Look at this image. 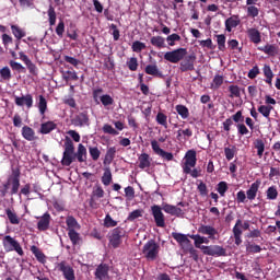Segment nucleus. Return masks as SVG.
I'll list each match as a JSON object with an SVG mask.
<instances>
[{
  "instance_id": "338daca9",
  "label": "nucleus",
  "mask_w": 280,
  "mask_h": 280,
  "mask_svg": "<svg viewBox=\"0 0 280 280\" xmlns=\"http://www.w3.org/2000/svg\"><path fill=\"white\" fill-rule=\"evenodd\" d=\"M140 217H142V211L138 209L129 213L127 220L132 222Z\"/></svg>"
},
{
  "instance_id": "a19ab883",
  "label": "nucleus",
  "mask_w": 280,
  "mask_h": 280,
  "mask_svg": "<svg viewBox=\"0 0 280 280\" xmlns=\"http://www.w3.org/2000/svg\"><path fill=\"white\" fill-rule=\"evenodd\" d=\"M235 153H237V148L235 145L224 148V155L228 161H233Z\"/></svg>"
},
{
  "instance_id": "cd10ccee",
  "label": "nucleus",
  "mask_w": 280,
  "mask_h": 280,
  "mask_svg": "<svg viewBox=\"0 0 280 280\" xmlns=\"http://www.w3.org/2000/svg\"><path fill=\"white\" fill-rule=\"evenodd\" d=\"M22 137L28 142H33L36 139L34 129L28 126L22 128Z\"/></svg>"
},
{
  "instance_id": "ea45409f",
  "label": "nucleus",
  "mask_w": 280,
  "mask_h": 280,
  "mask_svg": "<svg viewBox=\"0 0 280 280\" xmlns=\"http://www.w3.org/2000/svg\"><path fill=\"white\" fill-rule=\"evenodd\" d=\"M188 237L190 240H194L195 248L202 250L203 245H201V244H203V236H201L199 234H192V235H188Z\"/></svg>"
},
{
  "instance_id": "864d4df0",
  "label": "nucleus",
  "mask_w": 280,
  "mask_h": 280,
  "mask_svg": "<svg viewBox=\"0 0 280 280\" xmlns=\"http://www.w3.org/2000/svg\"><path fill=\"white\" fill-rule=\"evenodd\" d=\"M63 80L66 82H68L70 80L78 81L79 77H78V73L75 71H66V72H63Z\"/></svg>"
},
{
  "instance_id": "f257e3e1",
  "label": "nucleus",
  "mask_w": 280,
  "mask_h": 280,
  "mask_svg": "<svg viewBox=\"0 0 280 280\" xmlns=\"http://www.w3.org/2000/svg\"><path fill=\"white\" fill-rule=\"evenodd\" d=\"M85 163L88 161V149L84 144L79 143L75 152V147L72 139L68 136L63 141V158H61V165L69 167L73 162Z\"/></svg>"
},
{
  "instance_id": "37998d69",
  "label": "nucleus",
  "mask_w": 280,
  "mask_h": 280,
  "mask_svg": "<svg viewBox=\"0 0 280 280\" xmlns=\"http://www.w3.org/2000/svg\"><path fill=\"white\" fill-rule=\"evenodd\" d=\"M151 44H152V46L161 49L165 45V38L162 37V36H152L151 37Z\"/></svg>"
},
{
  "instance_id": "6e6d98bb",
  "label": "nucleus",
  "mask_w": 280,
  "mask_h": 280,
  "mask_svg": "<svg viewBox=\"0 0 280 280\" xmlns=\"http://www.w3.org/2000/svg\"><path fill=\"white\" fill-rule=\"evenodd\" d=\"M197 190L201 197H207L209 195V190L205 182H200V184H198Z\"/></svg>"
},
{
  "instance_id": "5fc2aeb1",
  "label": "nucleus",
  "mask_w": 280,
  "mask_h": 280,
  "mask_svg": "<svg viewBox=\"0 0 280 280\" xmlns=\"http://www.w3.org/2000/svg\"><path fill=\"white\" fill-rule=\"evenodd\" d=\"M11 31L13 33V35L15 36L16 39H22L23 37H25V32H23L19 26L16 25H12L11 26Z\"/></svg>"
},
{
  "instance_id": "0e129e2a",
  "label": "nucleus",
  "mask_w": 280,
  "mask_h": 280,
  "mask_svg": "<svg viewBox=\"0 0 280 280\" xmlns=\"http://www.w3.org/2000/svg\"><path fill=\"white\" fill-rule=\"evenodd\" d=\"M10 67L14 71H19L23 73L25 72V68L22 66V63H18V61H10Z\"/></svg>"
},
{
  "instance_id": "052dcab7",
  "label": "nucleus",
  "mask_w": 280,
  "mask_h": 280,
  "mask_svg": "<svg viewBox=\"0 0 280 280\" xmlns=\"http://www.w3.org/2000/svg\"><path fill=\"white\" fill-rule=\"evenodd\" d=\"M278 198V190L275 186L269 187L267 190V199L276 200Z\"/></svg>"
},
{
  "instance_id": "680f3d73",
  "label": "nucleus",
  "mask_w": 280,
  "mask_h": 280,
  "mask_svg": "<svg viewBox=\"0 0 280 280\" xmlns=\"http://www.w3.org/2000/svg\"><path fill=\"white\" fill-rule=\"evenodd\" d=\"M101 103L104 105V106H110L115 103V100H113V96L108 95V94H105L103 96H101Z\"/></svg>"
},
{
  "instance_id": "20e7f679",
  "label": "nucleus",
  "mask_w": 280,
  "mask_h": 280,
  "mask_svg": "<svg viewBox=\"0 0 280 280\" xmlns=\"http://www.w3.org/2000/svg\"><path fill=\"white\" fill-rule=\"evenodd\" d=\"M2 246L7 254L15 252L20 257L24 256V250L19 241H16L14 237L10 235H5L2 238Z\"/></svg>"
},
{
  "instance_id": "7c9ffc66",
  "label": "nucleus",
  "mask_w": 280,
  "mask_h": 280,
  "mask_svg": "<svg viewBox=\"0 0 280 280\" xmlns=\"http://www.w3.org/2000/svg\"><path fill=\"white\" fill-rule=\"evenodd\" d=\"M66 225H67V230H68V232L70 231V230H75V229H78V230H80L81 229V225L79 224V222L77 221V219L74 218V217H72V215H68L67 218H66Z\"/></svg>"
},
{
  "instance_id": "09e8293b",
  "label": "nucleus",
  "mask_w": 280,
  "mask_h": 280,
  "mask_svg": "<svg viewBox=\"0 0 280 280\" xmlns=\"http://www.w3.org/2000/svg\"><path fill=\"white\" fill-rule=\"evenodd\" d=\"M48 16H49V24H50V26H55L56 25V21H57V14H56V10H55V8L52 5H49Z\"/></svg>"
},
{
  "instance_id": "72a5a7b5",
  "label": "nucleus",
  "mask_w": 280,
  "mask_h": 280,
  "mask_svg": "<svg viewBox=\"0 0 280 280\" xmlns=\"http://www.w3.org/2000/svg\"><path fill=\"white\" fill-rule=\"evenodd\" d=\"M5 214L11 224L18 225L20 223V218L18 217V214L13 209H10V208L5 209Z\"/></svg>"
},
{
  "instance_id": "a211bd4d",
  "label": "nucleus",
  "mask_w": 280,
  "mask_h": 280,
  "mask_svg": "<svg viewBox=\"0 0 280 280\" xmlns=\"http://www.w3.org/2000/svg\"><path fill=\"white\" fill-rule=\"evenodd\" d=\"M162 209L171 214V215H175V217H184L185 212L180 209V208H177L176 206H172V205H168V203H163L162 205Z\"/></svg>"
},
{
  "instance_id": "c9c22d12",
  "label": "nucleus",
  "mask_w": 280,
  "mask_h": 280,
  "mask_svg": "<svg viewBox=\"0 0 280 280\" xmlns=\"http://www.w3.org/2000/svg\"><path fill=\"white\" fill-rule=\"evenodd\" d=\"M175 110H177V115H179V117H182V119H188L190 113L187 106L185 105H177L175 106Z\"/></svg>"
},
{
  "instance_id": "774afa93",
  "label": "nucleus",
  "mask_w": 280,
  "mask_h": 280,
  "mask_svg": "<svg viewBox=\"0 0 280 280\" xmlns=\"http://www.w3.org/2000/svg\"><path fill=\"white\" fill-rule=\"evenodd\" d=\"M0 75L3 80L9 81L11 79V71L8 67L0 70Z\"/></svg>"
},
{
  "instance_id": "0eeeda50",
  "label": "nucleus",
  "mask_w": 280,
  "mask_h": 280,
  "mask_svg": "<svg viewBox=\"0 0 280 280\" xmlns=\"http://www.w3.org/2000/svg\"><path fill=\"white\" fill-rule=\"evenodd\" d=\"M187 56V48L179 47L177 49H173L170 52H165L164 59L172 63L180 62Z\"/></svg>"
},
{
  "instance_id": "aec40b11",
  "label": "nucleus",
  "mask_w": 280,
  "mask_h": 280,
  "mask_svg": "<svg viewBox=\"0 0 280 280\" xmlns=\"http://www.w3.org/2000/svg\"><path fill=\"white\" fill-rule=\"evenodd\" d=\"M51 217L48 212H46L43 217L39 218L37 223V229L42 232H45L50 226Z\"/></svg>"
},
{
  "instance_id": "6ab92c4d",
  "label": "nucleus",
  "mask_w": 280,
  "mask_h": 280,
  "mask_svg": "<svg viewBox=\"0 0 280 280\" xmlns=\"http://www.w3.org/2000/svg\"><path fill=\"white\" fill-rule=\"evenodd\" d=\"M15 104L18 106H26L27 108H31L33 106V96L31 94H26V95H23L21 97L19 96H15V100H14Z\"/></svg>"
},
{
  "instance_id": "c85d7f7f",
  "label": "nucleus",
  "mask_w": 280,
  "mask_h": 280,
  "mask_svg": "<svg viewBox=\"0 0 280 280\" xmlns=\"http://www.w3.org/2000/svg\"><path fill=\"white\" fill-rule=\"evenodd\" d=\"M138 161H139L140 170H145L151 166V160L148 153H141L140 156L138 158Z\"/></svg>"
},
{
  "instance_id": "9d476101",
  "label": "nucleus",
  "mask_w": 280,
  "mask_h": 280,
  "mask_svg": "<svg viewBox=\"0 0 280 280\" xmlns=\"http://www.w3.org/2000/svg\"><path fill=\"white\" fill-rule=\"evenodd\" d=\"M196 56L195 55H185L182 62H179V71L187 72L195 70Z\"/></svg>"
},
{
  "instance_id": "58836bf2",
  "label": "nucleus",
  "mask_w": 280,
  "mask_h": 280,
  "mask_svg": "<svg viewBox=\"0 0 280 280\" xmlns=\"http://www.w3.org/2000/svg\"><path fill=\"white\" fill-rule=\"evenodd\" d=\"M89 154L92 161L97 162L101 159L102 151L98 149V147H89Z\"/></svg>"
},
{
  "instance_id": "39448f33",
  "label": "nucleus",
  "mask_w": 280,
  "mask_h": 280,
  "mask_svg": "<svg viewBox=\"0 0 280 280\" xmlns=\"http://www.w3.org/2000/svg\"><path fill=\"white\" fill-rule=\"evenodd\" d=\"M197 165V151L195 149H189L184 155V164H182V170L184 173H191V168Z\"/></svg>"
},
{
  "instance_id": "f704fd0d",
  "label": "nucleus",
  "mask_w": 280,
  "mask_h": 280,
  "mask_svg": "<svg viewBox=\"0 0 280 280\" xmlns=\"http://www.w3.org/2000/svg\"><path fill=\"white\" fill-rule=\"evenodd\" d=\"M223 84H224V77L217 74V75H214V78L210 84V89L219 90Z\"/></svg>"
},
{
  "instance_id": "bf43d9fd",
  "label": "nucleus",
  "mask_w": 280,
  "mask_h": 280,
  "mask_svg": "<svg viewBox=\"0 0 280 280\" xmlns=\"http://www.w3.org/2000/svg\"><path fill=\"white\" fill-rule=\"evenodd\" d=\"M246 253L247 254H259V253H261V247L259 245L248 244L246 246Z\"/></svg>"
},
{
  "instance_id": "e2e57ef3",
  "label": "nucleus",
  "mask_w": 280,
  "mask_h": 280,
  "mask_svg": "<svg viewBox=\"0 0 280 280\" xmlns=\"http://www.w3.org/2000/svg\"><path fill=\"white\" fill-rule=\"evenodd\" d=\"M104 226L115 228V226H117V221L113 220L110 214H106V217L104 219Z\"/></svg>"
},
{
  "instance_id": "393cba45",
  "label": "nucleus",
  "mask_w": 280,
  "mask_h": 280,
  "mask_svg": "<svg viewBox=\"0 0 280 280\" xmlns=\"http://www.w3.org/2000/svg\"><path fill=\"white\" fill-rule=\"evenodd\" d=\"M260 184L261 182H259V179H256V182L250 185L249 189L246 191V197L248 200L252 201L256 198Z\"/></svg>"
},
{
  "instance_id": "3c124183",
  "label": "nucleus",
  "mask_w": 280,
  "mask_h": 280,
  "mask_svg": "<svg viewBox=\"0 0 280 280\" xmlns=\"http://www.w3.org/2000/svg\"><path fill=\"white\" fill-rule=\"evenodd\" d=\"M272 108V106L261 105L258 107V112L260 113L261 116L266 117V119H269Z\"/></svg>"
},
{
  "instance_id": "4be33fe9",
  "label": "nucleus",
  "mask_w": 280,
  "mask_h": 280,
  "mask_svg": "<svg viewBox=\"0 0 280 280\" xmlns=\"http://www.w3.org/2000/svg\"><path fill=\"white\" fill-rule=\"evenodd\" d=\"M57 128H58V125L55 121L49 120L42 124L39 132L46 136L55 131Z\"/></svg>"
},
{
  "instance_id": "412c9836",
  "label": "nucleus",
  "mask_w": 280,
  "mask_h": 280,
  "mask_svg": "<svg viewBox=\"0 0 280 280\" xmlns=\"http://www.w3.org/2000/svg\"><path fill=\"white\" fill-rule=\"evenodd\" d=\"M247 37L249 38V42L255 45H258L261 43L260 32L255 27H250L247 30Z\"/></svg>"
},
{
  "instance_id": "1a4fd4ad",
  "label": "nucleus",
  "mask_w": 280,
  "mask_h": 280,
  "mask_svg": "<svg viewBox=\"0 0 280 280\" xmlns=\"http://www.w3.org/2000/svg\"><path fill=\"white\" fill-rule=\"evenodd\" d=\"M57 270L63 275L65 280H75V271L73 267L66 260L57 264Z\"/></svg>"
},
{
  "instance_id": "7ed1b4c3",
  "label": "nucleus",
  "mask_w": 280,
  "mask_h": 280,
  "mask_svg": "<svg viewBox=\"0 0 280 280\" xmlns=\"http://www.w3.org/2000/svg\"><path fill=\"white\" fill-rule=\"evenodd\" d=\"M160 254V245L154 240H149L142 248V255L148 261H155Z\"/></svg>"
},
{
  "instance_id": "13d9d810",
  "label": "nucleus",
  "mask_w": 280,
  "mask_h": 280,
  "mask_svg": "<svg viewBox=\"0 0 280 280\" xmlns=\"http://www.w3.org/2000/svg\"><path fill=\"white\" fill-rule=\"evenodd\" d=\"M259 14V9L255 5L247 7V16L252 19H256Z\"/></svg>"
},
{
  "instance_id": "79ce46f5",
  "label": "nucleus",
  "mask_w": 280,
  "mask_h": 280,
  "mask_svg": "<svg viewBox=\"0 0 280 280\" xmlns=\"http://www.w3.org/2000/svg\"><path fill=\"white\" fill-rule=\"evenodd\" d=\"M38 108L43 119H45V113L48 108V105H47V100L43 95H39Z\"/></svg>"
},
{
  "instance_id": "9b49d317",
  "label": "nucleus",
  "mask_w": 280,
  "mask_h": 280,
  "mask_svg": "<svg viewBox=\"0 0 280 280\" xmlns=\"http://www.w3.org/2000/svg\"><path fill=\"white\" fill-rule=\"evenodd\" d=\"M163 207L161 208L158 205L151 207L152 215L154 218L155 224L159 228H165V215L162 212Z\"/></svg>"
},
{
  "instance_id": "f03ea898",
  "label": "nucleus",
  "mask_w": 280,
  "mask_h": 280,
  "mask_svg": "<svg viewBox=\"0 0 280 280\" xmlns=\"http://www.w3.org/2000/svg\"><path fill=\"white\" fill-rule=\"evenodd\" d=\"M21 170L19 167H12L11 175H9L7 183L2 185L0 194L4 197L7 194L14 196L19 192L21 186Z\"/></svg>"
},
{
  "instance_id": "ddd939ff",
  "label": "nucleus",
  "mask_w": 280,
  "mask_h": 280,
  "mask_svg": "<svg viewBox=\"0 0 280 280\" xmlns=\"http://www.w3.org/2000/svg\"><path fill=\"white\" fill-rule=\"evenodd\" d=\"M151 147H152L153 152H154L156 155H159V156H161L162 159H164L165 161L171 162V161L174 160L173 153L163 150V149L160 147V144H159V142H158L156 140H152Z\"/></svg>"
},
{
  "instance_id": "4468645a",
  "label": "nucleus",
  "mask_w": 280,
  "mask_h": 280,
  "mask_svg": "<svg viewBox=\"0 0 280 280\" xmlns=\"http://www.w3.org/2000/svg\"><path fill=\"white\" fill-rule=\"evenodd\" d=\"M71 124L74 127H80V128L90 126V117H89L88 112H82V113H79L78 115H75L73 117V119L71 120Z\"/></svg>"
},
{
  "instance_id": "8fccbe9b",
  "label": "nucleus",
  "mask_w": 280,
  "mask_h": 280,
  "mask_svg": "<svg viewBox=\"0 0 280 280\" xmlns=\"http://www.w3.org/2000/svg\"><path fill=\"white\" fill-rule=\"evenodd\" d=\"M63 61L73 66L74 68H79V65L81 63L80 59H75V57H70L69 55L63 56Z\"/></svg>"
},
{
  "instance_id": "2f4dec72",
  "label": "nucleus",
  "mask_w": 280,
  "mask_h": 280,
  "mask_svg": "<svg viewBox=\"0 0 280 280\" xmlns=\"http://www.w3.org/2000/svg\"><path fill=\"white\" fill-rule=\"evenodd\" d=\"M113 182V173L110 167H106L102 176V184L104 186H109Z\"/></svg>"
},
{
  "instance_id": "de8ad7c7",
  "label": "nucleus",
  "mask_w": 280,
  "mask_h": 280,
  "mask_svg": "<svg viewBox=\"0 0 280 280\" xmlns=\"http://www.w3.org/2000/svg\"><path fill=\"white\" fill-rule=\"evenodd\" d=\"M217 191L220 196L224 197L225 194L229 191V184L228 182H219Z\"/></svg>"
},
{
  "instance_id": "603ef678",
  "label": "nucleus",
  "mask_w": 280,
  "mask_h": 280,
  "mask_svg": "<svg viewBox=\"0 0 280 280\" xmlns=\"http://www.w3.org/2000/svg\"><path fill=\"white\" fill-rule=\"evenodd\" d=\"M126 65L130 71L132 72L137 71L139 66L137 57H130V59H128Z\"/></svg>"
},
{
  "instance_id": "f8f14e48",
  "label": "nucleus",
  "mask_w": 280,
  "mask_h": 280,
  "mask_svg": "<svg viewBox=\"0 0 280 280\" xmlns=\"http://www.w3.org/2000/svg\"><path fill=\"white\" fill-rule=\"evenodd\" d=\"M109 271H110V267L108 264H104V262L100 264L94 271L95 280H108Z\"/></svg>"
},
{
  "instance_id": "423d86ee",
  "label": "nucleus",
  "mask_w": 280,
  "mask_h": 280,
  "mask_svg": "<svg viewBox=\"0 0 280 280\" xmlns=\"http://www.w3.org/2000/svg\"><path fill=\"white\" fill-rule=\"evenodd\" d=\"M201 252L205 256L210 257H228V250L221 245H202Z\"/></svg>"
},
{
  "instance_id": "f3484780",
  "label": "nucleus",
  "mask_w": 280,
  "mask_h": 280,
  "mask_svg": "<svg viewBox=\"0 0 280 280\" xmlns=\"http://www.w3.org/2000/svg\"><path fill=\"white\" fill-rule=\"evenodd\" d=\"M172 237L173 240H175V242H177V244H179V246H182V248L185 249V246H190L191 245V241L188 238L187 235L183 234V233H177V232H173L172 233Z\"/></svg>"
},
{
  "instance_id": "473e14b6",
  "label": "nucleus",
  "mask_w": 280,
  "mask_h": 280,
  "mask_svg": "<svg viewBox=\"0 0 280 280\" xmlns=\"http://www.w3.org/2000/svg\"><path fill=\"white\" fill-rule=\"evenodd\" d=\"M218 49L220 51H226V36L225 34H218L215 35Z\"/></svg>"
},
{
  "instance_id": "e433bc0d",
  "label": "nucleus",
  "mask_w": 280,
  "mask_h": 280,
  "mask_svg": "<svg viewBox=\"0 0 280 280\" xmlns=\"http://www.w3.org/2000/svg\"><path fill=\"white\" fill-rule=\"evenodd\" d=\"M254 148L257 150V155L259 159L262 158L265 152V142L262 139H256L254 142Z\"/></svg>"
},
{
  "instance_id": "6e6552de",
  "label": "nucleus",
  "mask_w": 280,
  "mask_h": 280,
  "mask_svg": "<svg viewBox=\"0 0 280 280\" xmlns=\"http://www.w3.org/2000/svg\"><path fill=\"white\" fill-rule=\"evenodd\" d=\"M121 237H125V230L122 228L118 226L112 230L109 233V244L114 249H117L119 246H121Z\"/></svg>"
},
{
  "instance_id": "a18cd8bd",
  "label": "nucleus",
  "mask_w": 280,
  "mask_h": 280,
  "mask_svg": "<svg viewBox=\"0 0 280 280\" xmlns=\"http://www.w3.org/2000/svg\"><path fill=\"white\" fill-rule=\"evenodd\" d=\"M103 132L105 135H109V136H114V137H117L119 136V131H117L116 129L113 128L112 125L109 124H105L102 128Z\"/></svg>"
},
{
  "instance_id": "c03bdc74",
  "label": "nucleus",
  "mask_w": 280,
  "mask_h": 280,
  "mask_svg": "<svg viewBox=\"0 0 280 280\" xmlns=\"http://www.w3.org/2000/svg\"><path fill=\"white\" fill-rule=\"evenodd\" d=\"M147 48L145 43L140 42V40H135L132 43L131 49L133 52L140 54L142 50Z\"/></svg>"
},
{
  "instance_id": "2eb2a0df",
  "label": "nucleus",
  "mask_w": 280,
  "mask_h": 280,
  "mask_svg": "<svg viewBox=\"0 0 280 280\" xmlns=\"http://www.w3.org/2000/svg\"><path fill=\"white\" fill-rule=\"evenodd\" d=\"M240 24H242V19L237 14H234L225 20V31L232 33L233 28H237Z\"/></svg>"
},
{
  "instance_id": "69168bd1",
  "label": "nucleus",
  "mask_w": 280,
  "mask_h": 280,
  "mask_svg": "<svg viewBox=\"0 0 280 280\" xmlns=\"http://www.w3.org/2000/svg\"><path fill=\"white\" fill-rule=\"evenodd\" d=\"M240 226H242V220L238 219L232 230L234 236H242V229Z\"/></svg>"
},
{
  "instance_id": "c756f323",
  "label": "nucleus",
  "mask_w": 280,
  "mask_h": 280,
  "mask_svg": "<svg viewBox=\"0 0 280 280\" xmlns=\"http://www.w3.org/2000/svg\"><path fill=\"white\" fill-rule=\"evenodd\" d=\"M115 154H117V148L110 147L107 149L105 158H104V164L110 165L113 161L115 160Z\"/></svg>"
},
{
  "instance_id": "bb28decb",
  "label": "nucleus",
  "mask_w": 280,
  "mask_h": 280,
  "mask_svg": "<svg viewBox=\"0 0 280 280\" xmlns=\"http://www.w3.org/2000/svg\"><path fill=\"white\" fill-rule=\"evenodd\" d=\"M258 49L260 51H262L264 54L271 56V57H273L278 54V46H276L275 44H267L265 46L258 47Z\"/></svg>"
},
{
  "instance_id": "49530a36",
  "label": "nucleus",
  "mask_w": 280,
  "mask_h": 280,
  "mask_svg": "<svg viewBox=\"0 0 280 280\" xmlns=\"http://www.w3.org/2000/svg\"><path fill=\"white\" fill-rule=\"evenodd\" d=\"M156 121L160 126L164 127L165 129L168 128V125H167V116L160 112L158 115H156Z\"/></svg>"
},
{
  "instance_id": "4d7b16f0",
  "label": "nucleus",
  "mask_w": 280,
  "mask_h": 280,
  "mask_svg": "<svg viewBox=\"0 0 280 280\" xmlns=\"http://www.w3.org/2000/svg\"><path fill=\"white\" fill-rule=\"evenodd\" d=\"M229 92H230V97H240L242 95L241 91H240V86L237 85H230L229 86Z\"/></svg>"
},
{
  "instance_id": "a878e982",
  "label": "nucleus",
  "mask_w": 280,
  "mask_h": 280,
  "mask_svg": "<svg viewBox=\"0 0 280 280\" xmlns=\"http://www.w3.org/2000/svg\"><path fill=\"white\" fill-rule=\"evenodd\" d=\"M32 254L36 257L37 261L42 265L46 264V255L36 245L31 246Z\"/></svg>"
},
{
  "instance_id": "dca6fc26",
  "label": "nucleus",
  "mask_w": 280,
  "mask_h": 280,
  "mask_svg": "<svg viewBox=\"0 0 280 280\" xmlns=\"http://www.w3.org/2000/svg\"><path fill=\"white\" fill-rule=\"evenodd\" d=\"M197 231L202 235H208V240H215V235L219 234V231L212 225L201 224Z\"/></svg>"
},
{
  "instance_id": "4c0bfd02",
  "label": "nucleus",
  "mask_w": 280,
  "mask_h": 280,
  "mask_svg": "<svg viewBox=\"0 0 280 280\" xmlns=\"http://www.w3.org/2000/svg\"><path fill=\"white\" fill-rule=\"evenodd\" d=\"M68 237L73 246H77L81 240L80 233H78L75 230H69Z\"/></svg>"
},
{
  "instance_id": "b1692460",
  "label": "nucleus",
  "mask_w": 280,
  "mask_h": 280,
  "mask_svg": "<svg viewBox=\"0 0 280 280\" xmlns=\"http://www.w3.org/2000/svg\"><path fill=\"white\" fill-rule=\"evenodd\" d=\"M105 197V190L103 189L102 186H96L93 191H92V196L90 199V206L94 207L95 205V199H102Z\"/></svg>"
},
{
  "instance_id": "5701e85b",
  "label": "nucleus",
  "mask_w": 280,
  "mask_h": 280,
  "mask_svg": "<svg viewBox=\"0 0 280 280\" xmlns=\"http://www.w3.org/2000/svg\"><path fill=\"white\" fill-rule=\"evenodd\" d=\"M144 72L155 78H160V79L164 78V74L162 73V71L159 70V67L156 66V63H149L145 67Z\"/></svg>"
}]
</instances>
